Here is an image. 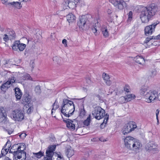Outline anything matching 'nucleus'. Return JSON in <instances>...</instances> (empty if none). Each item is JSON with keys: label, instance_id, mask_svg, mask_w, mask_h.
Wrapping results in <instances>:
<instances>
[{"label": "nucleus", "instance_id": "f257e3e1", "mask_svg": "<svg viewBox=\"0 0 160 160\" xmlns=\"http://www.w3.org/2000/svg\"><path fill=\"white\" fill-rule=\"evenodd\" d=\"M139 8L141 10L140 18L142 23H147L156 14L158 10L157 6L152 3L147 7L139 6Z\"/></svg>", "mask_w": 160, "mask_h": 160}, {"label": "nucleus", "instance_id": "f03ea898", "mask_svg": "<svg viewBox=\"0 0 160 160\" xmlns=\"http://www.w3.org/2000/svg\"><path fill=\"white\" fill-rule=\"evenodd\" d=\"M75 110L74 105L72 101L67 99L63 100L61 112L66 117L72 115Z\"/></svg>", "mask_w": 160, "mask_h": 160}, {"label": "nucleus", "instance_id": "7ed1b4c3", "mask_svg": "<svg viewBox=\"0 0 160 160\" xmlns=\"http://www.w3.org/2000/svg\"><path fill=\"white\" fill-rule=\"evenodd\" d=\"M92 115L93 118L99 120L105 116V111L100 107L97 106L94 108L92 112Z\"/></svg>", "mask_w": 160, "mask_h": 160}, {"label": "nucleus", "instance_id": "20e7f679", "mask_svg": "<svg viewBox=\"0 0 160 160\" xmlns=\"http://www.w3.org/2000/svg\"><path fill=\"white\" fill-rule=\"evenodd\" d=\"M13 120L16 121H21L24 119V115L22 111L16 109L13 111L10 115Z\"/></svg>", "mask_w": 160, "mask_h": 160}, {"label": "nucleus", "instance_id": "39448f33", "mask_svg": "<svg viewBox=\"0 0 160 160\" xmlns=\"http://www.w3.org/2000/svg\"><path fill=\"white\" fill-rule=\"evenodd\" d=\"M20 146L16 148V151L15 149H11L9 151V153H12L13 155V158H17L18 159H20L23 157V158H26V153L23 150H22L21 149Z\"/></svg>", "mask_w": 160, "mask_h": 160}, {"label": "nucleus", "instance_id": "423d86ee", "mask_svg": "<svg viewBox=\"0 0 160 160\" xmlns=\"http://www.w3.org/2000/svg\"><path fill=\"white\" fill-rule=\"evenodd\" d=\"M116 9L122 10L126 8L127 3L124 0H109Z\"/></svg>", "mask_w": 160, "mask_h": 160}, {"label": "nucleus", "instance_id": "0eeeda50", "mask_svg": "<svg viewBox=\"0 0 160 160\" xmlns=\"http://www.w3.org/2000/svg\"><path fill=\"white\" fill-rule=\"evenodd\" d=\"M88 22L87 18L85 16L80 18L77 24L81 31L86 30L89 28V26L87 25Z\"/></svg>", "mask_w": 160, "mask_h": 160}, {"label": "nucleus", "instance_id": "6e6552de", "mask_svg": "<svg viewBox=\"0 0 160 160\" xmlns=\"http://www.w3.org/2000/svg\"><path fill=\"white\" fill-rule=\"evenodd\" d=\"M137 127L135 122H130L124 126L122 129V132L124 135L127 134L129 132L134 130Z\"/></svg>", "mask_w": 160, "mask_h": 160}, {"label": "nucleus", "instance_id": "1a4fd4ad", "mask_svg": "<svg viewBox=\"0 0 160 160\" xmlns=\"http://www.w3.org/2000/svg\"><path fill=\"white\" fill-rule=\"evenodd\" d=\"M157 95L158 93L156 91L150 90L146 94L145 98L148 102H151L157 99Z\"/></svg>", "mask_w": 160, "mask_h": 160}, {"label": "nucleus", "instance_id": "9d476101", "mask_svg": "<svg viewBox=\"0 0 160 160\" xmlns=\"http://www.w3.org/2000/svg\"><path fill=\"white\" fill-rule=\"evenodd\" d=\"M158 23L154 22L151 25L146 26L144 29L145 35L147 36L151 35L154 31L155 28Z\"/></svg>", "mask_w": 160, "mask_h": 160}, {"label": "nucleus", "instance_id": "9b49d317", "mask_svg": "<svg viewBox=\"0 0 160 160\" xmlns=\"http://www.w3.org/2000/svg\"><path fill=\"white\" fill-rule=\"evenodd\" d=\"M134 140V138L133 137L130 136L126 137L124 139L125 148L130 150L131 149L132 145L133 143Z\"/></svg>", "mask_w": 160, "mask_h": 160}, {"label": "nucleus", "instance_id": "f8f14e48", "mask_svg": "<svg viewBox=\"0 0 160 160\" xmlns=\"http://www.w3.org/2000/svg\"><path fill=\"white\" fill-rule=\"evenodd\" d=\"M7 119V115L5 110L3 107H0V122L5 123Z\"/></svg>", "mask_w": 160, "mask_h": 160}, {"label": "nucleus", "instance_id": "ddd939ff", "mask_svg": "<svg viewBox=\"0 0 160 160\" xmlns=\"http://www.w3.org/2000/svg\"><path fill=\"white\" fill-rule=\"evenodd\" d=\"M80 3L84 5V2L83 1L80 0H70L68 7L73 9L76 7V5L79 4Z\"/></svg>", "mask_w": 160, "mask_h": 160}, {"label": "nucleus", "instance_id": "4468645a", "mask_svg": "<svg viewBox=\"0 0 160 160\" xmlns=\"http://www.w3.org/2000/svg\"><path fill=\"white\" fill-rule=\"evenodd\" d=\"M145 149L147 150L151 151L157 149V145L153 141L149 142L146 145Z\"/></svg>", "mask_w": 160, "mask_h": 160}, {"label": "nucleus", "instance_id": "2eb2a0df", "mask_svg": "<svg viewBox=\"0 0 160 160\" xmlns=\"http://www.w3.org/2000/svg\"><path fill=\"white\" fill-rule=\"evenodd\" d=\"M64 122L66 123L67 127L71 130H74L75 129V125L73 123V121L71 120H63Z\"/></svg>", "mask_w": 160, "mask_h": 160}, {"label": "nucleus", "instance_id": "dca6fc26", "mask_svg": "<svg viewBox=\"0 0 160 160\" xmlns=\"http://www.w3.org/2000/svg\"><path fill=\"white\" fill-rule=\"evenodd\" d=\"M150 90L148 86L147 85H143L142 86L140 89V94L141 95L144 96L145 98L146 94H147V93Z\"/></svg>", "mask_w": 160, "mask_h": 160}, {"label": "nucleus", "instance_id": "f3484780", "mask_svg": "<svg viewBox=\"0 0 160 160\" xmlns=\"http://www.w3.org/2000/svg\"><path fill=\"white\" fill-rule=\"evenodd\" d=\"M16 81V80L15 78V77H12L11 78L8 79V80L4 84L6 87L8 88L10 87V85L12 84L14 82L21 83V82Z\"/></svg>", "mask_w": 160, "mask_h": 160}, {"label": "nucleus", "instance_id": "a211bd4d", "mask_svg": "<svg viewBox=\"0 0 160 160\" xmlns=\"http://www.w3.org/2000/svg\"><path fill=\"white\" fill-rule=\"evenodd\" d=\"M142 144L139 142L138 140H136L134 138V140L133 141V143H132L131 146V149H138L142 147Z\"/></svg>", "mask_w": 160, "mask_h": 160}, {"label": "nucleus", "instance_id": "6ab92c4d", "mask_svg": "<svg viewBox=\"0 0 160 160\" xmlns=\"http://www.w3.org/2000/svg\"><path fill=\"white\" fill-rule=\"evenodd\" d=\"M56 148L55 145L50 146L48 147L46 152V155H53L54 154L53 152Z\"/></svg>", "mask_w": 160, "mask_h": 160}, {"label": "nucleus", "instance_id": "aec40b11", "mask_svg": "<svg viewBox=\"0 0 160 160\" xmlns=\"http://www.w3.org/2000/svg\"><path fill=\"white\" fill-rule=\"evenodd\" d=\"M134 59L137 63L139 64L143 65L145 64V60L144 58L142 57L137 56L134 58Z\"/></svg>", "mask_w": 160, "mask_h": 160}, {"label": "nucleus", "instance_id": "412c9836", "mask_svg": "<svg viewBox=\"0 0 160 160\" xmlns=\"http://www.w3.org/2000/svg\"><path fill=\"white\" fill-rule=\"evenodd\" d=\"M102 77L105 82L108 86H110L112 83L111 81L110 80V78L108 74L103 73Z\"/></svg>", "mask_w": 160, "mask_h": 160}, {"label": "nucleus", "instance_id": "4be33fe9", "mask_svg": "<svg viewBox=\"0 0 160 160\" xmlns=\"http://www.w3.org/2000/svg\"><path fill=\"white\" fill-rule=\"evenodd\" d=\"M67 21L69 23L74 22L76 20V17L72 13H69L66 16Z\"/></svg>", "mask_w": 160, "mask_h": 160}, {"label": "nucleus", "instance_id": "5701e85b", "mask_svg": "<svg viewBox=\"0 0 160 160\" xmlns=\"http://www.w3.org/2000/svg\"><path fill=\"white\" fill-rule=\"evenodd\" d=\"M15 92V95L17 99L20 100L22 96V92L18 88H15L14 89Z\"/></svg>", "mask_w": 160, "mask_h": 160}, {"label": "nucleus", "instance_id": "b1692460", "mask_svg": "<svg viewBox=\"0 0 160 160\" xmlns=\"http://www.w3.org/2000/svg\"><path fill=\"white\" fill-rule=\"evenodd\" d=\"M135 97H136L135 95L133 94H131L128 95L124 97H121L120 98L125 100V101L129 102L134 99Z\"/></svg>", "mask_w": 160, "mask_h": 160}, {"label": "nucleus", "instance_id": "393cba45", "mask_svg": "<svg viewBox=\"0 0 160 160\" xmlns=\"http://www.w3.org/2000/svg\"><path fill=\"white\" fill-rule=\"evenodd\" d=\"M152 39H160V34L157 36L156 37H154V36H149L145 40L144 42V43H148L150 40H152Z\"/></svg>", "mask_w": 160, "mask_h": 160}, {"label": "nucleus", "instance_id": "a878e982", "mask_svg": "<svg viewBox=\"0 0 160 160\" xmlns=\"http://www.w3.org/2000/svg\"><path fill=\"white\" fill-rule=\"evenodd\" d=\"M2 3H6V4L8 5H11L12 7H14L18 8L20 7V3L18 2H7L5 1L4 2H3Z\"/></svg>", "mask_w": 160, "mask_h": 160}, {"label": "nucleus", "instance_id": "bb28decb", "mask_svg": "<svg viewBox=\"0 0 160 160\" xmlns=\"http://www.w3.org/2000/svg\"><path fill=\"white\" fill-rule=\"evenodd\" d=\"M66 154L68 157H71L74 154V151L71 148H68L66 151Z\"/></svg>", "mask_w": 160, "mask_h": 160}, {"label": "nucleus", "instance_id": "cd10ccee", "mask_svg": "<svg viewBox=\"0 0 160 160\" xmlns=\"http://www.w3.org/2000/svg\"><path fill=\"white\" fill-rule=\"evenodd\" d=\"M8 36L9 37L10 39H13L16 37V34L14 31L9 29L8 33Z\"/></svg>", "mask_w": 160, "mask_h": 160}, {"label": "nucleus", "instance_id": "c85d7f7f", "mask_svg": "<svg viewBox=\"0 0 160 160\" xmlns=\"http://www.w3.org/2000/svg\"><path fill=\"white\" fill-rule=\"evenodd\" d=\"M101 30L103 35L104 37L106 38L108 36V32L106 27H102Z\"/></svg>", "mask_w": 160, "mask_h": 160}, {"label": "nucleus", "instance_id": "c756f323", "mask_svg": "<svg viewBox=\"0 0 160 160\" xmlns=\"http://www.w3.org/2000/svg\"><path fill=\"white\" fill-rule=\"evenodd\" d=\"M92 24H91V25L89 26V27L91 28L92 32L94 33L95 35H96L95 33L97 32V28L96 27V21L95 22H93V24L92 25Z\"/></svg>", "mask_w": 160, "mask_h": 160}, {"label": "nucleus", "instance_id": "7c9ffc66", "mask_svg": "<svg viewBox=\"0 0 160 160\" xmlns=\"http://www.w3.org/2000/svg\"><path fill=\"white\" fill-rule=\"evenodd\" d=\"M10 142H7L6 144L4 145L3 148L1 150V154L0 155V158H1L4 156H5L7 154L6 151H5L6 150H4V148H5L6 146L8 144H10Z\"/></svg>", "mask_w": 160, "mask_h": 160}, {"label": "nucleus", "instance_id": "2f4dec72", "mask_svg": "<svg viewBox=\"0 0 160 160\" xmlns=\"http://www.w3.org/2000/svg\"><path fill=\"white\" fill-rule=\"evenodd\" d=\"M23 101L24 102H25L28 104L31 101V98L28 94H27L26 95H24L23 96Z\"/></svg>", "mask_w": 160, "mask_h": 160}, {"label": "nucleus", "instance_id": "473e14b6", "mask_svg": "<svg viewBox=\"0 0 160 160\" xmlns=\"http://www.w3.org/2000/svg\"><path fill=\"white\" fill-rule=\"evenodd\" d=\"M86 112L83 106L82 107L80 108V116L83 118L85 115Z\"/></svg>", "mask_w": 160, "mask_h": 160}, {"label": "nucleus", "instance_id": "72a5a7b5", "mask_svg": "<svg viewBox=\"0 0 160 160\" xmlns=\"http://www.w3.org/2000/svg\"><path fill=\"white\" fill-rule=\"evenodd\" d=\"M34 156L37 158H39L44 156V153L40 151L37 153H33Z\"/></svg>", "mask_w": 160, "mask_h": 160}, {"label": "nucleus", "instance_id": "f704fd0d", "mask_svg": "<svg viewBox=\"0 0 160 160\" xmlns=\"http://www.w3.org/2000/svg\"><path fill=\"white\" fill-rule=\"evenodd\" d=\"M91 115H89L87 119L85 120L83 122V124L86 126H88L89 125L91 122Z\"/></svg>", "mask_w": 160, "mask_h": 160}, {"label": "nucleus", "instance_id": "c9c22d12", "mask_svg": "<svg viewBox=\"0 0 160 160\" xmlns=\"http://www.w3.org/2000/svg\"><path fill=\"white\" fill-rule=\"evenodd\" d=\"M26 47V45L25 44L19 43V46L18 47V49L20 51H23Z\"/></svg>", "mask_w": 160, "mask_h": 160}, {"label": "nucleus", "instance_id": "e433bc0d", "mask_svg": "<svg viewBox=\"0 0 160 160\" xmlns=\"http://www.w3.org/2000/svg\"><path fill=\"white\" fill-rule=\"evenodd\" d=\"M105 118H104V120H103V122L102 124H101L100 126L102 127V125L104 123L105 125L107 123V121L108 119V117H109V115L108 114H106L105 116H104Z\"/></svg>", "mask_w": 160, "mask_h": 160}, {"label": "nucleus", "instance_id": "4c0bfd02", "mask_svg": "<svg viewBox=\"0 0 160 160\" xmlns=\"http://www.w3.org/2000/svg\"><path fill=\"white\" fill-rule=\"evenodd\" d=\"M35 91L37 94H39L41 92V90L39 86H37L35 89Z\"/></svg>", "mask_w": 160, "mask_h": 160}, {"label": "nucleus", "instance_id": "58836bf2", "mask_svg": "<svg viewBox=\"0 0 160 160\" xmlns=\"http://www.w3.org/2000/svg\"><path fill=\"white\" fill-rule=\"evenodd\" d=\"M132 11H130L128 14V21H131L132 19Z\"/></svg>", "mask_w": 160, "mask_h": 160}, {"label": "nucleus", "instance_id": "ea45409f", "mask_svg": "<svg viewBox=\"0 0 160 160\" xmlns=\"http://www.w3.org/2000/svg\"><path fill=\"white\" fill-rule=\"evenodd\" d=\"M57 154V160H64L63 157L61 155V154L60 152H59V153H56Z\"/></svg>", "mask_w": 160, "mask_h": 160}, {"label": "nucleus", "instance_id": "a19ab883", "mask_svg": "<svg viewBox=\"0 0 160 160\" xmlns=\"http://www.w3.org/2000/svg\"><path fill=\"white\" fill-rule=\"evenodd\" d=\"M53 155H46V156L44 158V160H52V157Z\"/></svg>", "mask_w": 160, "mask_h": 160}, {"label": "nucleus", "instance_id": "79ce46f5", "mask_svg": "<svg viewBox=\"0 0 160 160\" xmlns=\"http://www.w3.org/2000/svg\"><path fill=\"white\" fill-rule=\"evenodd\" d=\"M31 77L29 74H26L22 76V79L23 80H26L27 79H30Z\"/></svg>", "mask_w": 160, "mask_h": 160}, {"label": "nucleus", "instance_id": "37998d69", "mask_svg": "<svg viewBox=\"0 0 160 160\" xmlns=\"http://www.w3.org/2000/svg\"><path fill=\"white\" fill-rule=\"evenodd\" d=\"M10 39L9 36L6 34H5L4 37L3 38L4 41L6 42L8 41Z\"/></svg>", "mask_w": 160, "mask_h": 160}, {"label": "nucleus", "instance_id": "c03bdc74", "mask_svg": "<svg viewBox=\"0 0 160 160\" xmlns=\"http://www.w3.org/2000/svg\"><path fill=\"white\" fill-rule=\"evenodd\" d=\"M130 89L129 86L128 85H126L124 88V90L127 92H129V89Z\"/></svg>", "mask_w": 160, "mask_h": 160}, {"label": "nucleus", "instance_id": "a18cd8bd", "mask_svg": "<svg viewBox=\"0 0 160 160\" xmlns=\"http://www.w3.org/2000/svg\"><path fill=\"white\" fill-rule=\"evenodd\" d=\"M33 108L32 106L30 107L27 110V113L29 114H30L33 111Z\"/></svg>", "mask_w": 160, "mask_h": 160}, {"label": "nucleus", "instance_id": "49530a36", "mask_svg": "<svg viewBox=\"0 0 160 160\" xmlns=\"http://www.w3.org/2000/svg\"><path fill=\"white\" fill-rule=\"evenodd\" d=\"M70 0H64L63 4L65 6H68Z\"/></svg>", "mask_w": 160, "mask_h": 160}, {"label": "nucleus", "instance_id": "de8ad7c7", "mask_svg": "<svg viewBox=\"0 0 160 160\" xmlns=\"http://www.w3.org/2000/svg\"><path fill=\"white\" fill-rule=\"evenodd\" d=\"M8 89V88L6 87V86L4 83L1 87V89L2 91H4Z\"/></svg>", "mask_w": 160, "mask_h": 160}, {"label": "nucleus", "instance_id": "09e8293b", "mask_svg": "<svg viewBox=\"0 0 160 160\" xmlns=\"http://www.w3.org/2000/svg\"><path fill=\"white\" fill-rule=\"evenodd\" d=\"M20 41H15L13 44L12 46H16L17 47H18Z\"/></svg>", "mask_w": 160, "mask_h": 160}, {"label": "nucleus", "instance_id": "8fccbe9b", "mask_svg": "<svg viewBox=\"0 0 160 160\" xmlns=\"http://www.w3.org/2000/svg\"><path fill=\"white\" fill-rule=\"evenodd\" d=\"M86 82L88 84H91L92 83V81L90 78H86Z\"/></svg>", "mask_w": 160, "mask_h": 160}, {"label": "nucleus", "instance_id": "3c124183", "mask_svg": "<svg viewBox=\"0 0 160 160\" xmlns=\"http://www.w3.org/2000/svg\"><path fill=\"white\" fill-rule=\"evenodd\" d=\"M26 136V134L25 133H22L19 135V137L21 138H25Z\"/></svg>", "mask_w": 160, "mask_h": 160}, {"label": "nucleus", "instance_id": "603ef678", "mask_svg": "<svg viewBox=\"0 0 160 160\" xmlns=\"http://www.w3.org/2000/svg\"><path fill=\"white\" fill-rule=\"evenodd\" d=\"M67 41L66 39H64L62 40V43L63 44H64V45L65 47L67 46Z\"/></svg>", "mask_w": 160, "mask_h": 160}, {"label": "nucleus", "instance_id": "864d4df0", "mask_svg": "<svg viewBox=\"0 0 160 160\" xmlns=\"http://www.w3.org/2000/svg\"><path fill=\"white\" fill-rule=\"evenodd\" d=\"M5 130L8 132V134H11L13 132V130L12 129L8 130L6 129Z\"/></svg>", "mask_w": 160, "mask_h": 160}, {"label": "nucleus", "instance_id": "5fc2aeb1", "mask_svg": "<svg viewBox=\"0 0 160 160\" xmlns=\"http://www.w3.org/2000/svg\"><path fill=\"white\" fill-rule=\"evenodd\" d=\"M56 103H57V100H56L55 102L53 103V104L52 105L53 108H52L51 111V113L52 114L53 112V110H54V107L55 106V104Z\"/></svg>", "mask_w": 160, "mask_h": 160}, {"label": "nucleus", "instance_id": "6e6d98bb", "mask_svg": "<svg viewBox=\"0 0 160 160\" xmlns=\"http://www.w3.org/2000/svg\"><path fill=\"white\" fill-rule=\"evenodd\" d=\"M156 72L155 70H152L151 72L152 76L154 77L156 74Z\"/></svg>", "mask_w": 160, "mask_h": 160}, {"label": "nucleus", "instance_id": "4d7b16f0", "mask_svg": "<svg viewBox=\"0 0 160 160\" xmlns=\"http://www.w3.org/2000/svg\"><path fill=\"white\" fill-rule=\"evenodd\" d=\"M96 97L98 98V99L99 100H102V97L99 95H95Z\"/></svg>", "mask_w": 160, "mask_h": 160}, {"label": "nucleus", "instance_id": "13d9d810", "mask_svg": "<svg viewBox=\"0 0 160 160\" xmlns=\"http://www.w3.org/2000/svg\"><path fill=\"white\" fill-rule=\"evenodd\" d=\"M159 110L158 109H157L156 110V118L158 119V115L159 113Z\"/></svg>", "mask_w": 160, "mask_h": 160}, {"label": "nucleus", "instance_id": "bf43d9fd", "mask_svg": "<svg viewBox=\"0 0 160 160\" xmlns=\"http://www.w3.org/2000/svg\"><path fill=\"white\" fill-rule=\"evenodd\" d=\"M12 48L13 50H15V51H17V50L18 49V47H17L16 46H14L12 45Z\"/></svg>", "mask_w": 160, "mask_h": 160}, {"label": "nucleus", "instance_id": "052dcab7", "mask_svg": "<svg viewBox=\"0 0 160 160\" xmlns=\"http://www.w3.org/2000/svg\"><path fill=\"white\" fill-rule=\"evenodd\" d=\"M107 12L108 14H110L112 13V10L110 9H108L107 11Z\"/></svg>", "mask_w": 160, "mask_h": 160}, {"label": "nucleus", "instance_id": "680f3d73", "mask_svg": "<svg viewBox=\"0 0 160 160\" xmlns=\"http://www.w3.org/2000/svg\"><path fill=\"white\" fill-rule=\"evenodd\" d=\"M17 145H13L11 147V149H14V148H16L17 146Z\"/></svg>", "mask_w": 160, "mask_h": 160}, {"label": "nucleus", "instance_id": "e2e57ef3", "mask_svg": "<svg viewBox=\"0 0 160 160\" xmlns=\"http://www.w3.org/2000/svg\"><path fill=\"white\" fill-rule=\"evenodd\" d=\"M58 105H55L54 107V110H56L58 108Z\"/></svg>", "mask_w": 160, "mask_h": 160}, {"label": "nucleus", "instance_id": "0e129e2a", "mask_svg": "<svg viewBox=\"0 0 160 160\" xmlns=\"http://www.w3.org/2000/svg\"><path fill=\"white\" fill-rule=\"evenodd\" d=\"M157 99H158V100L160 101V93L157 95Z\"/></svg>", "mask_w": 160, "mask_h": 160}, {"label": "nucleus", "instance_id": "69168bd1", "mask_svg": "<svg viewBox=\"0 0 160 160\" xmlns=\"http://www.w3.org/2000/svg\"><path fill=\"white\" fill-rule=\"evenodd\" d=\"M4 160H11V159L8 157H5L4 158Z\"/></svg>", "mask_w": 160, "mask_h": 160}, {"label": "nucleus", "instance_id": "338daca9", "mask_svg": "<svg viewBox=\"0 0 160 160\" xmlns=\"http://www.w3.org/2000/svg\"><path fill=\"white\" fill-rule=\"evenodd\" d=\"M99 140H100V141H102V142H105V141H106V140H103V138H99Z\"/></svg>", "mask_w": 160, "mask_h": 160}, {"label": "nucleus", "instance_id": "774afa93", "mask_svg": "<svg viewBox=\"0 0 160 160\" xmlns=\"http://www.w3.org/2000/svg\"><path fill=\"white\" fill-rule=\"evenodd\" d=\"M9 63V61H6L4 63V65L5 66H6V65H7V64H8Z\"/></svg>", "mask_w": 160, "mask_h": 160}]
</instances>
